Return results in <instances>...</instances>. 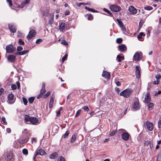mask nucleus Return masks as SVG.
<instances>
[{"label":"nucleus","mask_w":161,"mask_h":161,"mask_svg":"<svg viewBox=\"0 0 161 161\" xmlns=\"http://www.w3.org/2000/svg\"><path fill=\"white\" fill-rule=\"evenodd\" d=\"M81 109H79V110H78L75 114V117H77L78 116H79L81 112Z\"/></svg>","instance_id":"obj_44"},{"label":"nucleus","mask_w":161,"mask_h":161,"mask_svg":"<svg viewBox=\"0 0 161 161\" xmlns=\"http://www.w3.org/2000/svg\"><path fill=\"white\" fill-rule=\"evenodd\" d=\"M62 109V107H60L59 108V110L57 112V117H59L60 115V112Z\"/></svg>","instance_id":"obj_41"},{"label":"nucleus","mask_w":161,"mask_h":161,"mask_svg":"<svg viewBox=\"0 0 161 161\" xmlns=\"http://www.w3.org/2000/svg\"><path fill=\"white\" fill-rule=\"evenodd\" d=\"M144 147L149 146L150 148H152L153 147V143L150 141L147 140L145 141L144 142Z\"/></svg>","instance_id":"obj_13"},{"label":"nucleus","mask_w":161,"mask_h":161,"mask_svg":"<svg viewBox=\"0 0 161 161\" xmlns=\"http://www.w3.org/2000/svg\"><path fill=\"white\" fill-rule=\"evenodd\" d=\"M155 77L156 79V80L158 81V82H159V79L161 78V76L160 75H157L155 76Z\"/></svg>","instance_id":"obj_48"},{"label":"nucleus","mask_w":161,"mask_h":161,"mask_svg":"<svg viewBox=\"0 0 161 161\" xmlns=\"http://www.w3.org/2000/svg\"><path fill=\"white\" fill-rule=\"evenodd\" d=\"M61 43L65 45H67L68 43L66 42L65 40H62L61 42Z\"/></svg>","instance_id":"obj_50"},{"label":"nucleus","mask_w":161,"mask_h":161,"mask_svg":"<svg viewBox=\"0 0 161 161\" xmlns=\"http://www.w3.org/2000/svg\"><path fill=\"white\" fill-rule=\"evenodd\" d=\"M46 153L43 150L40 149L37 150L35 155L36 156L38 155H45Z\"/></svg>","instance_id":"obj_16"},{"label":"nucleus","mask_w":161,"mask_h":161,"mask_svg":"<svg viewBox=\"0 0 161 161\" xmlns=\"http://www.w3.org/2000/svg\"><path fill=\"white\" fill-rule=\"evenodd\" d=\"M110 9L114 12H118L121 10V8L119 6L115 5H111L110 7Z\"/></svg>","instance_id":"obj_6"},{"label":"nucleus","mask_w":161,"mask_h":161,"mask_svg":"<svg viewBox=\"0 0 161 161\" xmlns=\"http://www.w3.org/2000/svg\"><path fill=\"white\" fill-rule=\"evenodd\" d=\"M145 35L143 33V32H140L139 35L137 36V38L138 39L141 41H142V36H145Z\"/></svg>","instance_id":"obj_25"},{"label":"nucleus","mask_w":161,"mask_h":161,"mask_svg":"<svg viewBox=\"0 0 161 161\" xmlns=\"http://www.w3.org/2000/svg\"><path fill=\"white\" fill-rule=\"evenodd\" d=\"M50 94V93L49 92H47L46 94H45L44 96V97L45 98H46Z\"/></svg>","instance_id":"obj_54"},{"label":"nucleus","mask_w":161,"mask_h":161,"mask_svg":"<svg viewBox=\"0 0 161 161\" xmlns=\"http://www.w3.org/2000/svg\"><path fill=\"white\" fill-rule=\"evenodd\" d=\"M7 2L9 3V5L11 7L12 5V2L11 0H6Z\"/></svg>","instance_id":"obj_60"},{"label":"nucleus","mask_w":161,"mask_h":161,"mask_svg":"<svg viewBox=\"0 0 161 161\" xmlns=\"http://www.w3.org/2000/svg\"><path fill=\"white\" fill-rule=\"evenodd\" d=\"M7 58L9 62H12L16 60V56L14 55H10L7 57Z\"/></svg>","instance_id":"obj_11"},{"label":"nucleus","mask_w":161,"mask_h":161,"mask_svg":"<svg viewBox=\"0 0 161 161\" xmlns=\"http://www.w3.org/2000/svg\"><path fill=\"white\" fill-rule=\"evenodd\" d=\"M119 48L120 50L123 52L125 51L127 49L126 46L124 44L119 46Z\"/></svg>","instance_id":"obj_26"},{"label":"nucleus","mask_w":161,"mask_h":161,"mask_svg":"<svg viewBox=\"0 0 161 161\" xmlns=\"http://www.w3.org/2000/svg\"><path fill=\"white\" fill-rule=\"evenodd\" d=\"M30 118H31L28 115H25V117L24 118V120L25 121H30Z\"/></svg>","instance_id":"obj_32"},{"label":"nucleus","mask_w":161,"mask_h":161,"mask_svg":"<svg viewBox=\"0 0 161 161\" xmlns=\"http://www.w3.org/2000/svg\"><path fill=\"white\" fill-rule=\"evenodd\" d=\"M35 98L34 97H31L29 99V102L30 103H32L34 101Z\"/></svg>","instance_id":"obj_33"},{"label":"nucleus","mask_w":161,"mask_h":161,"mask_svg":"<svg viewBox=\"0 0 161 161\" xmlns=\"http://www.w3.org/2000/svg\"><path fill=\"white\" fill-rule=\"evenodd\" d=\"M18 43L20 45H23L25 44V42L24 41H22L21 39H19Z\"/></svg>","instance_id":"obj_43"},{"label":"nucleus","mask_w":161,"mask_h":161,"mask_svg":"<svg viewBox=\"0 0 161 161\" xmlns=\"http://www.w3.org/2000/svg\"><path fill=\"white\" fill-rule=\"evenodd\" d=\"M23 153L24 155H27L28 154V150L24 148L22 150Z\"/></svg>","instance_id":"obj_36"},{"label":"nucleus","mask_w":161,"mask_h":161,"mask_svg":"<svg viewBox=\"0 0 161 161\" xmlns=\"http://www.w3.org/2000/svg\"><path fill=\"white\" fill-rule=\"evenodd\" d=\"M103 10H104V11L107 12L108 14H109L110 16L112 15V14L106 8H104Z\"/></svg>","instance_id":"obj_39"},{"label":"nucleus","mask_w":161,"mask_h":161,"mask_svg":"<svg viewBox=\"0 0 161 161\" xmlns=\"http://www.w3.org/2000/svg\"><path fill=\"white\" fill-rule=\"evenodd\" d=\"M144 9L145 10H150L153 9V8L150 6H147L144 7Z\"/></svg>","instance_id":"obj_38"},{"label":"nucleus","mask_w":161,"mask_h":161,"mask_svg":"<svg viewBox=\"0 0 161 161\" xmlns=\"http://www.w3.org/2000/svg\"><path fill=\"white\" fill-rule=\"evenodd\" d=\"M50 19L49 20V23L51 25L53 24L54 22V14L51 13L49 15Z\"/></svg>","instance_id":"obj_20"},{"label":"nucleus","mask_w":161,"mask_h":161,"mask_svg":"<svg viewBox=\"0 0 161 161\" xmlns=\"http://www.w3.org/2000/svg\"><path fill=\"white\" fill-rule=\"evenodd\" d=\"M57 161H65V159L63 156L60 157L58 159Z\"/></svg>","instance_id":"obj_45"},{"label":"nucleus","mask_w":161,"mask_h":161,"mask_svg":"<svg viewBox=\"0 0 161 161\" xmlns=\"http://www.w3.org/2000/svg\"><path fill=\"white\" fill-rule=\"evenodd\" d=\"M8 28L10 31L13 33H15L16 31L15 27L12 24H9L8 25Z\"/></svg>","instance_id":"obj_19"},{"label":"nucleus","mask_w":161,"mask_h":161,"mask_svg":"<svg viewBox=\"0 0 161 161\" xmlns=\"http://www.w3.org/2000/svg\"><path fill=\"white\" fill-rule=\"evenodd\" d=\"M142 54L141 52H136L133 57V60L135 61H139L142 57Z\"/></svg>","instance_id":"obj_5"},{"label":"nucleus","mask_w":161,"mask_h":161,"mask_svg":"<svg viewBox=\"0 0 161 161\" xmlns=\"http://www.w3.org/2000/svg\"><path fill=\"white\" fill-rule=\"evenodd\" d=\"M18 36L22 37L24 36V34H23L20 31H18Z\"/></svg>","instance_id":"obj_47"},{"label":"nucleus","mask_w":161,"mask_h":161,"mask_svg":"<svg viewBox=\"0 0 161 161\" xmlns=\"http://www.w3.org/2000/svg\"><path fill=\"white\" fill-rule=\"evenodd\" d=\"M38 121V119L35 117H31L30 122L33 125L36 124Z\"/></svg>","instance_id":"obj_17"},{"label":"nucleus","mask_w":161,"mask_h":161,"mask_svg":"<svg viewBox=\"0 0 161 161\" xmlns=\"http://www.w3.org/2000/svg\"><path fill=\"white\" fill-rule=\"evenodd\" d=\"M24 135L21 137L19 140V142L21 144H25L26 143L29 139V136L30 134L28 132L27 130L25 129L22 131Z\"/></svg>","instance_id":"obj_1"},{"label":"nucleus","mask_w":161,"mask_h":161,"mask_svg":"<svg viewBox=\"0 0 161 161\" xmlns=\"http://www.w3.org/2000/svg\"><path fill=\"white\" fill-rule=\"evenodd\" d=\"M42 39H38L36 40V43L37 44H38L42 42Z\"/></svg>","instance_id":"obj_55"},{"label":"nucleus","mask_w":161,"mask_h":161,"mask_svg":"<svg viewBox=\"0 0 161 161\" xmlns=\"http://www.w3.org/2000/svg\"><path fill=\"white\" fill-rule=\"evenodd\" d=\"M122 41V39L121 38H117L116 40V42L118 43H121Z\"/></svg>","instance_id":"obj_49"},{"label":"nucleus","mask_w":161,"mask_h":161,"mask_svg":"<svg viewBox=\"0 0 161 161\" xmlns=\"http://www.w3.org/2000/svg\"><path fill=\"white\" fill-rule=\"evenodd\" d=\"M7 159L8 161H13V155L11 153H7L6 154Z\"/></svg>","instance_id":"obj_15"},{"label":"nucleus","mask_w":161,"mask_h":161,"mask_svg":"<svg viewBox=\"0 0 161 161\" xmlns=\"http://www.w3.org/2000/svg\"><path fill=\"white\" fill-rule=\"evenodd\" d=\"M14 95L12 93H10L8 94V100L7 102L8 103L12 104L15 101L14 99Z\"/></svg>","instance_id":"obj_10"},{"label":"nucleus","mask_w":161,"mask_h":161,"mask_svg":"<svg viewBox=\"0 0 161 161\" xmlns=\"http://www.w3.org/2000/svg\"><path fill=\"white\" fill-rule=\"evenodd\" d=\"M102 75L103 77L106 78L108 79L110 77V74L109 73L105 71H103Z\"/></svg>","instance_id":"obj_23"},{"label":"nucleus","mask_w":161,"mask_h":161,"mask_svg":"<svg viewBox=\"0 0 161 161\" xmlns=\"http://www.w3.org/2000/svg\"><path fill=\"white\" fill-rule=\"evenodd\" d=\"M28 52V50H25L20 52H18L17 54L19 55H23L25 54Z\"/></svg>","instance_id":"obj_27"},{"label":"nucleus","mask_w":161,"mask_h":161,"mask_svg":"<svg viewBox=\"0 0 161 161\" xmlns=\"http://www.w3.org/2000/svg\"><path fill=\"white\" fill-rule=\"evenodd\" d=\"M11 87L12 90H15L17 88V86L15 84H13L11 85Z\"/></svg>","instance_id":"obj_53"},{"label":"nucleus","mask_w":161,"mask_h":161,"mask_svg":"<svg viewBox=\"0 0 161 161\" xmlns=\"http://www.w3.org/2000/svg\"><path fill=\"white\" fill-rule=\"evenodd\" d=\"M46 90L45 89V84L44 83H43L42 84V88L40 90L41 93H42V94H43L45 92Z\"/></svg>","instance_id":"obj_24"},{"label":"nucleus","mask_w":161,"mask_h":161,"mask_svg":"<svg viewBox=\"0 0 161 161\" xmlns=\"http://www.w3.org/2000/svg\"><path fill=\"white\" fill-rule=\"evenodd\" d=\"M6 50L7 53H12L16 50V48L13 45L10 44L6 46Z\"/></svg>","instance_id":"obj_3"},{"label":"nucleus","mask_w":161,"mask_h":161,"mask_svg":"<svg viewBox=\"0 0 161 161\" xmlns=\"http://www.w3.org/2000/svg\"><path fill=\"white\" fill-rule=\"evenodd\" d=\"M161 93V91L160 90L158 91V92L156 93L155 94V96H157L158 95L160 94Z\"/></svg>","instance_id":"obj_63"},{"label":"nucleus","mask_w":161,"mask_h":161,"mask_svg":"<svg viewBox=\"0 0 161 161\" xmlns=\"http://www.w3.org/2000/svg\"><path fill=\"white\" fill-rule=\"evenodd\" d=\"M144 23V21L143 20H141L139 22V26L141 27Z\"/></svg>","instance_id":"obj_61"},{"label":"nucleus","mask_w":161,"mask_h":161,"mask_svg":"<svg viewBox=\"0 0 161 161\" xmlns=\"http://www.w3.org/2000/svg\"><path fill=\"white\" fill-rule=\"evenodd\" d=\"M136 77L138 79L140 78V70L139 67L136 66Z\"/></svg>","instance_id":"obj_21"},{"label":"nucleus","mask_w":161,"mask_h":161,"mask_svg":"<svg viewBox=\"0 0 161 161\" xmlns=\"http://www.w3.org/2000/svg\"><path fill=\"white\" fill-rule=\"evenodd\" d=\"M82 108L84 109V111H86L87 112H88L89 110V109L87 106H84L82 107Z\"/></svg>","instance_id":"obj_37"},{"label":"nucleus","mask_w":161,"mask_h":161,"mask_svg":"<svg viewBox=\"0 0 161 161\" xmlns=\"http://www.w3.org/2000/svg\"><path fill=\"white\" fill-rule=\"evenodd\" d=\"M150 94L148 92L147 93L145 94L144 101L146 103L149 102L151 100L150 98L149 97Z\"/></svg>","instance_id":"obj_18"},{"label":"nucleus","mask_w":161,"mask_h":161,"mask_svg":"<svg viewBox=\"0 0 161 161\" xmlns=\"http://www.w3.org/2000/svg\"><path fill=\"white\" fill-rule=\"evenodd\" d=\"M68 55L67 54H65L64 56L62 58V61L63 62L67 58Z\"/></svg>","instance_id":"obj_46"},{"label":"nucleus","mask_w":161,"mask_h":161,"mask_svg":"<svg viewBox=\"0 0 161 161\" xmlns=\"http://www.w3.org/2000/svg\"><path fill=\"white\" fill-rule=\"evenodd\" d=\"M23 49V47L21 46H18L17 47V50L19 51H22Z\"/></svg>","instance_id":"obj_56"},{"label":"nucleus","mask_w":161,"mask_h":161,"mask_svg":"<svg viewBox=\"0 0 161 161\" xmlns=\"http://www.w3.org/2000/svg\"><path fill=\"white\" fill-rule=\"evenodd\" d=\"M87 15L88 16L87 19L88 20H92L93 19V17L91 14H87Z\"/></svg>","instance_id":"obj_34"},{"label":"nucleus","mask_w":161,"mask_h":161,"mask_svg":"<svg viewBox=\"0 0 161 161\" xmlns=\"http://www.w3.org/2000/svg\"><path fill=\"white\" fill-rule=\"evenodd\" d=\"M131 90L130 89H126L120 93L121 96H123L125 97H128L130 96Z\"/></svg>","instance_id":"obj_4"},{"label":"nucleus","mask_w":161,"mask_h":161,"mask_svg":"<svg viewBox=\"0 0 161 161\" xmlns=\"http://www.w3.org/2000/svg\"><path fill=\"white\" fill-rule=\"evenodd\" d=\"M2 121L3 122L2 123L4 125L7 124V122L6 121L5 118L4 117H2Z\"/></svg>","instance_id":"obj_40"},{"label":"nucleus","mask_w":161,"mask_h":161,"mask_svg":"<svg viewBox=\"0 0 161 161\" xmlns=\"http://www.w3.org/2000/svg\"><path fill=\"white\" fill-rule=\"evenodd\" d=\"M116 20L118 22L119 24V26L120 28L124 26V25L122 22L121 20H119V19H117Z\"/></svg>","instance_id":"obj_30"},{"label":"nucleus","mask_w":161,"mask_h":161,"mask_svg":"<svg viewBox=\"0 0 161 161\" xmlns=\"http://www.w3.org/2000/svg\"><path fill=\"white\" fill-rule=\"evenodd\" d=\"M132 108L134 110H136L139 109L140 108V106L138 100L135 101L132 104Z\"/></svg>","instance_id":"obj_8"},{"label":"nucleus","mask_w":161,"mask_h":161,"mask_svg":"<svg viewBox=\"0 0 161 161\" xmlns=\"http://www.w3.org/2000/svg\"><path fill=\"white\" fill-rule=\"evenodd\" d=\"M65 23L63 22H61L59 25V29L60 31L63 32L65 29Z\"/></svg>","instance_id":"obj_14"},{"label":"nucleus","mask_w":161,"mask_h":161,"mask_svg":"<svg viewBox=\"0 0 161 161\" xmlns=\"http://www.w3.org/2000/svg\"><path fill=\"white\" fill-rule=\"evenodd\" d=\"M54 99V96L52 95L51 97L50 102H53Z\"/></svg>","instance_id":"obj_62"},{"label":"nucleus","mask_w":161,"mask_h":161,"mask_svg":"<svg viewBox=\"0 0 161 161\" xmlns=\"http://www.w3.org/2000/svg\"><path fill=\"white\" fill-rule=\"evenodd\" d=\"M69 130H68L67 131L66 133L64 134V138H66L67 136H68L69 134Z\"/></svg>","instance_id":"obj_52"},{"label":"nucleus","mask_w":161,"mask_h":161,"mask_svg":"<svg viewBox=\"0 0 161 161\" xmlns=\"http://www.w3.org/2000/svg\"><path fill=\"white\" fill-rule=\"evenodd\" d=\"M37 142V140L36 138L35 137L31 139V143H33L34 142L36 143Z\"/></svg>","instance_id":"obj_57"},{"label":"nucleus","mask_w":161,"mask_h":161,"mask_svg":"<svg viewBox=\"0 0 161 161\" xmlns=\"http://www.w3.org/2000/svg\"><path fill=\"white\" fill-rule=\"evenodd\" d=\"M58 157V154L57 153L54 152L51 154L50 156V158L54 159Z\"/></svg>","instance_id":"obj_22"},{"label":"nucleus","mask_w":161,"mask_h":161,"mask_svg":"<svg viewBox=\"0 0 161 161\" xmlns=\"http://www.w3.org/2000/svg\"><path fill=\"white\" fill-rule=\"evenodd\" d=\"M124 59V57H121L119 55H118L117 56V59L119 62H120L122 61V60H123Z\"/></svg>","instance_id":"obj_29"},{"label":"nucleus","mask_w":161,"mask_h":161,"mask_svg":"<svg viewBox=\"0 0 161 161\" xmlns=\"http://www.w3.org/2000/svg\"><path fill=\"white\" fill-rule=\"evenodd\" d=\"M36 35V32L35 31L32 30L30 31L27 36L26 38L28 40L31 39L32 37H34Z\"/></svg>","instance_id":"obj_7"},{"label":"nucleus","mask_w":161,"mask_h":161,"mask_svg":"<svg viewBox=\"0 0 161 161\" xmlns=\"http://www.w3.org/2000/svg\"><path fill=\"white\" fill-rule=\"evenodd\" d=\"M125 131H126L123 129H120L118 130L119 132L122 133L121 135L122 139L123 140L126 141L128 140L130 136L128 132Z\"/></svg>","instance_id":"obj_2"},{"label":"nucleus","mask_w":161,"mask_h":161,"mask_svg":"<svg viewBox=\"0 0 161 161\" xmlns=\"http://www.w3.org/2000/svg\"><path fill=\"white\" fill-rule=\"evenodd\" d=\"M128 10L130 12L133 14H136L137 12L136 9L132 6H130L129 7Z\"/></svg>","instance_id":"obj_12"},{"label":"nucleus","mask_w":161,"mask_h":161,"mask_svg":"<svg viewBox=\"0 0 161 161\" xmlns=\"http://www.w3.org/2000/svg\"><path fill=\"white\" fill-rule=\"evenodd\" d=\"M120 28H121V30L124 32L125 31H126V28H125V27L124 26L121 27Z\"/></svg>","instance_id":"obj_59"},{"label":"nucleus","mask_w":161,"mask_h":161,"mask_svg":"<svg viewBox=\"0 0 161 161\" xmlns=\"http://www.w3.org/2000/svg\"><path fill=\"white\" fill-rule=\"evenodd\" d=\"M154 104L153 103H150L148 104V108L149 110H151L152 109Z\"/></svg>","instance_id":"obj_28"},{"label":"nucleus","mask_w":161,"mask_h":161,"mask_svg":"<svg viewBox=\"0 0 161 161\" xmlns=\"http://www.w3.org/2000/svg\"><path fill=\"white\" fill-rule=\"evenodd\" d=\"M43 95L42 94V93H40V94L37 96V98L39 99Z\"/></svg>","instance_id":"obj_64"},{"label":"nucleus","mask_w":161,"mask_h":161,"mask_svg":"<svg viewBox=\"0 0 161 161\" xmlns=\"http://www.w3.org/2000/svg\"><path fill=\"white\" fill-rule=\"evenodd\" d=\"M23 100L24 103V104L25 105H26L27 103V101L25 97L23 98Z\"/></svg>","instance_id":"obj_51"},{"label":"nucleus","mask_w":161,"mask_h":161,"mask_svg":"<svg viewBox=\"0 0 161 161\" xmlns=\"http://www.w3.org/2000/svg\"><path fill=\"white\" fill-rule=\"evenodd\" d=\"M76 139V136L75 135H73L72 137L70 142L72 143L74 142Z\"/></svg>","instance_id":"obj_35"},{"label":"nucleus","mask_w":161,"mask_h":161,"mask_svg":"<svg viewBox=\"0 0 161 161\" xmlns=\"http://www.w3.org/2000/svg\"><path fill=\"white\" fill-rule=\"evenodd\" d=\"M117 132L116 130H114L111 132L109 134L110 136H112L114 135Z\"/></svg>","instance_id":"obj_42"},{"label":"nucleus","mask_w":161,"mask_h":161,"mask_svg":"<svg viewBox=\"0 0 161 161\" xmlns=\"http://www.w3.org/2000/svg\"><path fill=\"white\" fill-rule=\"evenodd\" d=\"M158 125L159 128H161V119L158 121Z\"/></svg>","instance_id":"obj_58"},{"label":"nucleus","mask_w":161,"mask_h":161,"mask_svg":"<svg viewBox=\"0 0 161 161\" xmlns=\"http://www.w3.org/2000/svg\"><path fill=\"white\" fill-rule=\"evenodd\" d=\"M85 8L86 9L88 10V11H91V12H97V11H95L94 9H92V8H89L87 7L86 6L85 7Z\"/></svg>","instance_id":"obj_31"},{"label":"nucleus","mask_w":161,"mask_h":161,"mask_svg":"<svg viewBox=\"0 0 161 161\" xmlns=\"http://www.w3.org/2000/svg\"><path fill=\"white\" fill-rule=\"evenodd\" d=\"M145 127H147V129L149 131H152L153 129V124L148 121H147L144 125Z\"/></svg>","instance_id":"obj_9"}]
</instances>
